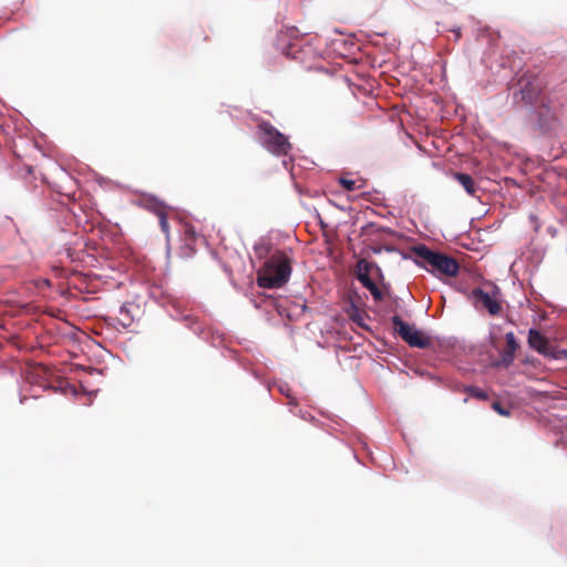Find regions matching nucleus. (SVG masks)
<instances>
[{
    "instance_id": "19",
    "label": "nucleus",
    "mask_w": 567,
    "mask_h": 567,
    "mask_svg": "<svg viewBox=\"0 0 567 567\" xmlns=\"http://www.w3.org/2000/svg\"><path fill=\"white\" fill-rule=\"evenodd\" d=\"M352 319H353V321L361 324L362 316L360 313H357L355 316L352 317Z\"/></svg>"
},
{
    "instance_id": "12",
    "label": "nucleus",
    "mask_w": 567,
    "mask_h": 567,
    "mask_svg": "<svg viewBox=\"0 0 567 567\" xmlns=\"http://www.w3.org/2000/svg\"><path fill=\"white\" fill-rule=\"evenodd\" d=\"M155 214L158 217V221H159V226H161L162 231L166 236H168V234H169V225H168L166 208L164 206L159 205V204H156L155 205Z\"/></svg>"
},
{
    "instance_id": "13",
    "label": "nucleus",
    "mask_w": 567,
    "mask_h": 567,
    "mask_svg": "<svg viewBox=\"0 0 567 567\" xmlns=\"http://www.w3.org/2000/svg\"><path fill=\"white\" fill-rule=\"evenodd\" d=\"M465 392L468 395H471L475 399L482 400V401H486L488 399V394L484 390H482L481 388L474 386V385L466 386Z\"/></svg>"
},
{
    "instance_id": "10",
    "label": "nucleus",
    "mask_w": 567,
    "mask_h": 567,
    "mask_svg": "<svg viewBox=\"0 0 567 567\" xmlns=\"http://www.w3.org/2000/svg\"><path fill=\"white\" fill-rule=\"evenodd\" d=\"M357 278L362 284V286L371 292L375 301L383 300L384 295L382 290L371 279L370 275L362 272L361 275H358Z\"/></svg>"
},
{
    "instance_id": "14",
    "label": "nucleus",
    "mask_w": 567,
    "mask_h": 567,
    "mask_svg": "<svg viewBox=\"0 0 567 567\" xmlns=\"http://www.w3.org/2000/svg\"><path fill=\"white\" fill-rule=\"evenodd\" d=\"M373 267V264L369 262L365 259H360L357 262V276L361 275L362 272L370 275V270Z\"/></svg>"
},
{
    "instance_id": "15",
    "label": "nucleus",
    "mask_w": 567,
    "mask_h": 567,
    "mask_svg": "<svg viewBox=\"0 0 567 567\" xmlns=\"http://www.w3.org/2000/svg\"><path fill=\"white\" fill-rule=\"evenodd\" d=\"M492 409L497 412L499 415L508 416L511 414L508 409H505L503 404L498 401H494L492 403Z\"/></svg>"
},
{
    "instance_id": "4",
    "label": "nucleus",
    "mask_w": 567,
    "mask_h": 567,
    "mask_svg": "<svg viewBox=\"0 0 567 567\" xmlns=\"http://www.w3.org/2000/svg\"><path fill=\"white\" fill-rule=\"evenodd\" d=\"M261 145L276 156H286L291 150L288 137L280 133L270 122L261 121L258 124Z\"/></svg>"
},
{
    "instance_id": "7",
    "label": "nucleus",
    "mask_w": 567,
    "mask_h": 567,
    "mask_svg": "<svg viewBox=\"0 0 567 567\" xmlns=\"http://www.w3.org/2000/svg\"><path fill=\"white\" fill-rule=\"evenodd\" d=\"M528 344L538 353L551 359L555 346H553L538 330L530 329L528 331Z\"/></svg>"
},
{
    "instance_id": "8",
    "label": "nucleus",
    "mask_w": 567,
    "mask_h": 567,
    "mask_svg": "<svg viewBox=\"0 0 567 567\" xmlns=\"http://www.w3.org/2000/svg\"><path fill=\"white\" fill-rule=\"evenodd\" d=\"M472 293L475 302L486 308L492 316H496L499 313L501 305L489 293L485 292L481 288L474 289Z\"/></svg>"
},
{
    "instance_id": "21",
    "label": "nucleus",
    "mask_w": 567,
    "mask_h": 567,
    "mask_svg": "<svg viewBox=\"0 0 567 567\" xmlns=\"http://www.w3.org/2000/svg\"><path fill=\"white\" fill-rule=\"evenodd\" d=\"M454 33H455V39H456V40L461 38V31H460V29L454 30Z\"/></svg>"
},
{
    "instance_id": "6",
    "label": "nucleus",
    "mask_w": 567,
    "mask_h": 567,
    "mask_svg": "<svg viewBox=\"0 0 567 567\" xmlns=\"http://www.w3.org/2000/svg\"><path fill=\"white\" fill-rule=\"evenodd\" d=\"M395 332L410 347L426 349L431 346V338L425 336L421 330L404 322L399 316L392 318Z\"/></svg>"
},
{
    "instance_id": "17",
    "label": "nucleus",
    "mask_w": 567,
    "mask_h": 567,
    "mask_svg": "<svg viewBox=\"0 0 567 567\" xmlns=\"http://www.w3.org/2000/svg\"><path fill=\"white\" fill-rule=\"evenodd\" d=\"M339 183L347 190H354L357 188L355 182L353 179L342 177L340 178Z\"/></svg>"
},
{
    "instance_id": "11",
    "label": "nucleus",
    "mask_w": 567,
    "mask_h": 567,
    "mask_svg": "<svg viewBox=\"0 0 567 567\" xmlns=\"http://www.w3.org/2000/svg\"><path fill=\"white\" fill-rule=\"evenodd\" d=\"M454 178L463 186L468 195H475L476 184L471 175L465 173H454Z\"/></svg>"
},
{
    "instance_id": "16",
    "label": "nucleus",
    "mask_w": 567,
    "mask_h": 567,
    "mask_svg": "<svg viewBox=\"0 0 567 567\" xmlns=\"http://www.w3.org/2000/svg\"><path fill=\"white\" fill-rule=\"evenodd\" d=\"M298 53H300V50H299V44L296 42V43H291L289 45L286 54L290 55L293 59H302L301 56L298 55Z\"/></svg>"
},
{
    "instance_id": "20",
    "label": "nucleus",
    "mask_w": 567,
    "mask_h": 567,
    "mask_svg": "<svg viewBox=\"0 0 567 567\" xmlns=\"http://www.w3.org/2000/svg\"><path fill=\"white\" fill-rule=\"evenodd\" d=\"M132 319L130 317H127L125 320H122L121 323L126 327L131 323Z\"/></svg>"
},
{
    "instance_id": "1",
    "label": "nucleus",
    "mask_w": 567,
    "mask_h": 567,
    "mask_svg": "<svg viewBox=\"0 0 567 567\" xmlns=\"http://www.w3.org/2000/svg\"><path fill=\"white\" fill-rule=\"evenodd\" d=\"M415 262L435 276L455 277L458 274L460 265L453 257L434 251L425 245L412 247Z\"/></svg>"
},
{
    "instance_id": "2",
    "label": "nucleus",
    "mask_w": 567,
    "mask_h": 567,
    "mask_svg": "<svg viewBox=\"0 0 567 567\" xmlns=\"http://www.w3.org/2000/svg\"><path fill=\"white\" fill-rule=\"evenodd\" d=\"M290 272V259L286 254L277 251L258 270L257 284L267 289L280 288L288 281Z\"/></svg>"
},
{
    "instance_id": "18",
    "label": "nucleus",
    "mask_w": 567,
    "mask_h": 567,
    "mask_svg": "<svg viewBox=\"0 0 567 567\" xmlns=\"http://www.w3.org/2000/svg\"><path fill=\"white\" fill-rule=\"evenodd\" d=\"M551 359L560 360V359H567V349H559L555 347Z\"/></svg>"
},
{
    "instance_id": "3",
    "label": "nucleus",
    "mask_w": 567,
    "mask_h": 567,
    "mask_svg": "<svg viewBox=\"0 0 567 567\" xmlns=\"http://www.w3.org/2000/svg\"><path fill=\"white\" fill-rule=\"evenodd\" d=\"M512 89L515 104L533 105L545 94V82L539 74L527 71L517 78Z\"/></svg>"
},
{
    "instance_id": "9",
    "label": "nucleus",
    "mask_w": 567,
    "mask_h": 567,
    "mask_svg": "<svg viewBox=\"0 0 567 567\" xmlns=\"http://www.w3.org/2000/svg\"><path fill=\"white\" fill-rule=\"evenodd\" d=\"M506 339V349L501 353V364L504 367H509L515 359V352L518 349V343L516 341L514 332H507L505 336Z\"/></svg>"
},
{
    "instance_id": "5",
    "label": "nucleus",
    "mask_w": 567,
    "mask_h": 567,
    "mask_svg": "<svg viewBox=\"0 0 567 567\" xmlns=\"http://www.w3.org/2000/svg\"><path fill=\"white\" fill-rule=\"evenodd\" d=\"M535 105L538 121L543 126L540 128L545 131L554 130L558 124L561 111L559 101L556 97L544 94Z\"/></svg>"
}]
</instances>
